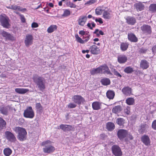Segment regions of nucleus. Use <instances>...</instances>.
<instances>
[{"label":"nucleus","mask_w":156,"mask_h":156,"mask_svg":"<svg viewBox=\"0 0 156 156\" xmlns=\"http://www.w3.org/2000/svg\"><path fill=\"white\" fill-rule=\"evenodd\" d=\"M13 130L17 134V137L20 141H24L26 139L27 132L26 129L19 126L15 127L13 129Z\"/></svg>","instance_id":"f257e3e1"},{"label":"nucleus","mask_w":156,"mask_h":156,"mask_svg":"<svg viewBox=\"0 0 156 156\" xmlns=\"http://www.w3.org/2000/svg\"><path fill=\"white\" fill-rule=\"evenodd\" d=\"M33 79L40 90L43 91L45 89V79L44 78L39 76L37 74H35L33 75Z\"/></svg>","instance_id":"f03ea898"},{"label":"nucleus","mask_w":156,"mask_h":156,"mask_svg":"<svg viewBox=\"0 0 156 156\" xmlns=\"http://www.w3.org/2000/svg\"><path fill=\"white\" fill-rule=\"evenodd\" d=\"M10 22V19L5 14L0 15V23L3 27L6 28H9L11 26Z\"/></svg>","instance_id":"7ed1b4c3"},{"label":"nucleus","mask_w":156,"mask_h":156,"mask_svg":"<svg viewBox=\"0 0 156 156\" xmlns=\"http://www.w3.org/2000/svg\"><path fill=\"white\" fill-rule=\"evenodd\" d=\"M51 143V142L49 140L42 142V145L45 146L43 148V151L44 153H50L55 150V148L53 146L48 144Z\"/></svg>","instance_id":"20e7f679"},{"label":"nucleus","mask_w":156,"mask_h":156,"mask_svg":"<svg viewBox=\"0 0 156 156\" xmlns=\"http://www.w3.org/2000/svg\"><path fill=\"white\" fill-rule=\"evenodd\" d=\"M23 115L26 118L30 119L33 118L34 117V112L31 107H29L24 110Z\"/></svg>","instance_id":"39448f33"},{"label":"nucleus","mask_w":156,"mask_h":156,"mask_svg":"<svg viewBox=\"0 0 156 156\" xmlns=\"http://www.w3.org/2000/svg\"><path fill=\"white\" fill-rule=\"evenodd\" d=\"M143 33L146 35L150 34L152 32L151 27L148 25L144 24L140 27Z\"/></svg>","instance_id":"423d86ee"},{"label":"nucleus","mask_w":156,"mask_h":156,"mask_svg":"<svg viewBox=\"0 0 156 156\" xmlns=\"http://www.w3.org/2000/svg\"><path fill=\"white\" fill-rule=\"evenodd\" d=\"M112 152L115 156H121L122 155V152L120 147L117 145H113L112 148Z\"/></svg>","instance_id":"0eeeda50"},{"label":"nucleus","mask_w":156,"mask_h":156,"mask_svg":"<svg viewBox=\"0 0 156 156\" xmlns=\"http://www.w3.org/2000/svg\"><path fill=\"white\" fill-rule=\"evenodd\" d=\"M128 135V131L125 129H120L117 132V135L119 138L120 140H122L125 137H126Z\"/></svg>","instance_id":"6e6552de"},{"label":"nucleus","mask_w":156,"mask_h":156,"mask_svg":"<svg viewBox=\"0 0 156 156\" xmlns=\"http://www.w3.org/2000/svg\"><path fill=\"white\" fill-rule=\"evenodd\" d=\"M0 34L6 40L13 41L15 39V37L12 34L4 30L1 31Z\"/></svg>","instance_id":"1a4fd4ad"},{"label":"nucleus","mask_w":156,"mask_h":156,"mask_svg":"<svg viewBox=\"0 0 156 156\" xmlns=\"http://www.w3.org/2000/svg\"><path fill=\"white\" fill-rule=\"evenodd\" d=\"M6 138L9 141L11 142H15L16 138L14 135L10 132L6 131L5 133Z\"/></svg>","instance_id":"9d476101"},{"label":"nucleus","mask_w":156,"mask_h":156,"mask_svg":"<svg viewBox=\"0 0 156 156\" xmlns=\"http://www.w3.org/2000/svg\"><path fill=\"white\" fill-rule=\"evenodd\" d=\"M33 37L31 34H27L26 36L24 43L27 47L31 45L33 43Z\"/></svg>","instance_id":"9b49d317"},{"label":"nucleus","mask_w":156,"mask_h":156,"mask_svg":"<svg viewBox=\"0 0 156 156\" xmlns=\"http://www.w3.org/2000/svg\"><path fill=\"white\" fill-rule=\"evenodd\" d=\"M73 101L76 103L80 105L84 101V98L80 95H75L72 98Z\"/></svg>","instance_id":"f8f14e48"},{"label":"nucleus","mask_w":156,"mask_h":156,"mask_svg":"<svg viewBox=\"0 0 156 156\" xmlns=\"http://www.w3.org/2000/svg\"><path fill=\"white\" fill-rule=\"evenodd\" d=\"M59 129H62L64 131H69L74 130V128L72 126L69 125L62 124L59 126Z\"/></svg>","instance_id":"ddd939ff"},{"label":"nucleus","mask_w":156,"mask_h":156,"mask_svg":"<svg viewBox=\"0 0 156 156\" xmlns=\"http://www.w3.org/2000/svg\"><path fill=\"white\" fill-rule=\"evenodd\" d=\"M132 89L129 87H123L122 89V92L125 95L130 96L132 94Z\"/></svg>","instance_id":"4468645a"},{"label":"nucleus","mask_w":156,"mask_h":156,"mask_svg":"<svg viewBox=\"0 0 156 156\" xmlns=\"http://www.w3.org/2000/svg\"><path fill=\"white\" fill-rule=\"evenodd\" d=\"M141 140L145 145L148 146L150 145V139L148 136H143L141 138Z\"/></svg>","instance_id":"2eb2a0df"},{"label":"nucleus","mask_w":156,"mask_h":156,"mask_svg":"<svg viewBox=\"0 0 156 156\" xmlns=\"http://www.w3.org/2000/svg\"><path fill=\"white\" fill-rule=\"evenodd\" d=\"M128 39L131 42H136L138 41V38L135 35L132 33H128Z\"/></svg>","instance_id":"dca6fc26"},{"label":"nucleus","mask_w":156,"mask_h":156,"mask_svg":"<svg viewBox=\"0 0 156 156\" xmlns=\"http://www.w3.org/2000/svg\"><path fill=\"white\" fill-rule=\"evenodd\" d=\"M90 52L93 54L97 55L99 53L100 51L98 48L95 45H93L90 48Z\"/></svg>","instance_id":"f3484780"},{"label":"nucleus","mask_w":156,"mask_h":156,"mask_svg":"<svg viewBox=\"0 0 156 156\" xmlns=\"http://www.w3.org/2000/svg\"><path fill=\"white\" fill-rule=\"evenodd\" d=\"M99 68L100 69V73H106L108 74H112V73L110 72L108 67L106 65L101 66Z\"/></svg>","instance_id":"a211bd4d"},{"label":"nucleus","mask_w":156,"mask_h":156,"mask_svg":"<svg viewBox=\"0 0 156 156\" xmlns=\"http://www.w3.org/2000/svg\"><path fill=\"white\" fill-rule=\"evenodd\" d=\"M127 59V57L124 55H119L117 57L118 61L120 64L125 63Z\"/></svg>","instance_id":"6ab92c4d"},{"label":"nucleus","mask_w":156,"mask_h":156,"mask_svg":"<svg viewBox=\"0 0 156 156\" xmlns=\"http://www.w3.org/2000/svg\"><path fill=\"white\" fill-rule=\"evenodd\" d=\"M140 66L143 69H146L149 66V63L145 60H142L140 61Z\"/></svg>","instance_id":"aec40b11"},{"label":"nucleus","mask_w":156,"mask_h":156,"mask_svg":"<svg viewBox=\"0 0 156 156\" xmlns=\"http://www.w3.org/2000/svg\"><path fill=\"white\" fill-rule=\"evenodd\" d=\"M87 19V17L86 16H80L78 21L79 24L81 26H83L85 24Z\"/></svg>","instance_id":"412c9836"},{"label":"nucleus","mask_w":156,"mask_h":156,"mask_svg":"<svg viewBox=\"0 0 156 156\" xmlns=\"http://www.w3.org/2000/svg\"><path fill=\"white\" fill-rule=\"evenodd\" d=\"M112 12L109 10H104L103 16L105 19H110L112 16Z\"/></svg>","instance_id":"4be33fe9"},{"label":"nucleus","mask_w":156,"mask_h":156,"mask_svg":"<svg viewBox=\"0 0 156 156\" xmlns=\"http://www.w3.org/2000/svg\"><path fill=\"white\" fill-rule=\"evenodd\" d=\"M126 20L127 23L131 25H133L136 22L135 18L131 16L127 17Z\"/></svg>","instance_id":"5701e85b"},{"label":"nucleus","mask_w":156,"mask_h":156,"mask_svg":"<svg viewBox=\"0 0 156 156\" xmlns=\"http://www.w3.org/2000/svg\"><path fill=\"white\" fill-rule=\"evenodd\" d=\"M134 6L137 10L140 11L143 10L144 8V5L140 2L135 3L134 5Z\"/></svg>","instance_id":"b1692460"},{"label":"nucleus","mask_w":156,"mask_h":156,"mask_svg":"<svg viewBox=\"0 0 156 156\" xmlns=\"http://www.w3.org/2000/svg\"><path fill=\"white\" fill-rule=\"evenodd\" d=\"M122 110L121 106L120 105L114 107L112 109L113 113L117 114L119 113Z\"/></svg>","instance_id":"393cba45"},{"label":"nucleus","mask_w":156,"mask_h":156,"mask_svg":"<svg viewBox=\"0 0 156 156\" xmlns=\"http://www.w3.org/2000/svg\"><path fill=\"white\" fill-rule=\"evenodd\" d=\"M92 107L94 110H98L101 108V104L99 102L95 101L92 104Z\"/></svg>","instance_id":"a878e982"},{"label":"nucleus","mask_w":156,"mask_h":156,"mask_svg":"<svg viewBox=\"0 0 156 156\" xmlns=\"http://www.w3.org/2000/svg\"><path fill=\"white\" fill-rule=\"evenodd\" d=\"M15 91L16 92L19 94H23L28 91L29 90L22 88H17L15 89Z\"/></svg>","instance_id":"bb28decb"},{"label":"nucleus","mask_w":156,"mask_h":156,"mask_svg":"<svg viewBox=\"0 0 156 156\" xmlns=\"http://www.w3.org/2000/svg\"><path fill=\"white\" fill-rule=\"evenodd\" d=\"M114 92L111 90H108L106 93V96L107 97L110 99H113L115 96Z\"/></svg>","instance_id":"cd10ccee"},{"label":"nucleus","mask_w":156,"mask_h":156,"mask_svg":"<svg viewBox=\"0 0 156 156\" xmlns=\"http://www.w3.org/2000/svg\"><path fill=\"white\" fill-rule=\"evenodd\" d=\"M57 27L56 25H51L47 29V32L49 33H51L56 30Z\"/></svg>","instance_id":"c85d7f7f"},{"label":"nucleus","mask_w":156,"mask_h":156,"mask_svg":"<svg viewBox=\"0 0 156 156\" xmlns=\"http://www.w3.org/2000/svg\"><path fill=\"white\" fill-rule=\"evenodd\" d=\"M114 124L112 122H109L107 123L106 128L109 131H111L115 128Z\"/></svg>","instance_id":"c756f323"},{"label":"nucleus","mask_w":156,"mask_h":156,"mask_svg":"<svg viewBox=\"0 0 156 156\" xmlns=\"http://www.w3.org/2000/svg\"><path fill=\"white\" fill-rule=\"evenodd\" d=\"M126 103L129 105H133L135 104V100L132 98H129L126 100Z\"/></svg>","instance_id":"7c9ffc66"},{"label":"nucleus","mask_w":156,"mask_h":156,"mask_svg":"<svg viewBox=\"0 0 156 156\" xmlns=\"http://www.w3.org/2000/svg\"><path fill=\"white\" fill-rule=\"evenodd\" d=\"M6 122L1 118H0V130L6 128Z\"/></svg>","instance_id":"2f4dec72"},{"label":"nucleus","mask_w":156,"mask_h":156,"mask_svg":"<svg viewBox=\"0 0 156 156\" xmlns=\"http://www.w3.org/2000/svg\"><path fill=\"white\" fill-rule=\"evenodd\" d=\"M8 111V108L6 107H2L0 108V111L1 112L6 115H7Z\"/></svg>","instance_id":"473e14b6"},{"label":"nucleus","mask_w":156,"mask_h":156,"mask_svg":"<svg viewBox=\"0 0 156 156\" xmlns=\"http://www.w3.org/2000/svg\"><path fill=\"white\" fill-rule=\"evenodd\" d=\"M149 10L152 12H156V4H152L149 7Z\"/></svg>","instance_id":"72a5a7b5"},{"label":"nucleus","mask_w":156,"mask_h":156,"mask_svg":"<svg viewBox=\"0 0 156 156\" xmlns=\"http://www.w3.org/2000/svg\"><path fill=\"white\" fill-rule=\"evenodd\" d=\"M129 44L126 43H122L120 45V48L122 51H126L128 47Z\"/></svg>","instance_id":"f704fd0d"},{"label":"nucleus","mask_w":156,"mask_h":156,"mask_svg":"<svg viewBox=\"0 0 156 156\" xmlns=\"http://www.w3.org/2000/svg\"><path fill=\"white\" fill-rule=\"evenodd\" d=\"M101 82L102 84L106 86L110 84V81L109 79L108 78H104L101 80Z\"/></svg>","instance_id":"c9c22d12"},{"label":"nucleus","mask_w":156,"mask_h":156,"mask_svg":"<svg viewBox=\"0 0 156 156\" xmlns=\"http://www.w3.org/2000/svg\"><path fill=\"white\" fill-rule=\"evenodd\" d=\"M124 119L122 118H118L116 120V123L119 126H122L124 124Z\"/></svg>","instance_id":"e433bc0d"},{"label":"nucleus","mask_w":156,"mask_h":156,"mask_svg":"<svg viewBox=\"0 0 156 156\" xmlns=\"http://www.w3.org/2000/svg\"><path fill=\"white\" fill-rule=\"evenodd\" d=\"M100 73V69L99 67L96 69H94L90 71V73L92 75H94Z\"/></svg>","instance_id":"4c0bfd02"},{"label":"nucleus","mask_w":156,"mask_h":156,"mask_svg":"<svg viewBox=\"0 0 156 156\" xmlns=\"http://www.w3.org/2000/svg\"><path fill=\"white\" fill-rule=\"evenodd\" d=\"M12 152V150L9 148H6L4 150V154L6 156H9Z\"/></svg>","instance_id":"58836bf2"},{"label":"nucleus","mask_w":156,"mask_h":156,"mask_svg":"<svg viewBox=\"0 0 156 156\" xmlns=\"http://www.w3.org/2000/svg\"><path fill=\"white\" fill-rule=\"evenodd\" d=\"M133 69L130 66L126 67L124 70V71L127 73H131L133 72Z\"/></svg>","instance_id":"ea45409f"},{"label":"nucleus","mask_w":156,"mask_h":156,"mask_svg":"<svg viewBox=\"0 0 156 156\" xmlns=\"http://www.w3.org/2000/svg\"><path fill=\"white\" fill-rule=\"evenodd\" d=\"M12 9L15 10H18L20 11L26 10V9H22L20 6H17L16 5H12Z\"/></svg>","instance_id":"a19ab883"},{"label":"nucleus","mask_w":156,"mask_h":156,"mask_svg":"<svg viewBox=\"0 0 156 156\" xmlns=\"http://www.w3.org/2000/svg\"><path fill=\"white\" fill-rule=\"evenodd\" d=\"M75 37L76 38L77 41L81 44L84 43V41L77 34L75 35Z\"/></svg>","instance_id":"79ce46f5"},{"label":"nucleus","mask_w":156,"mask_h":156,"mask_svg":"<svg viewBox=\"0 0 156 156\" xmlns=\"http://www.w3.org/2000/svg\"><path fill=\"white\" fill-rule=\"evenodd\" d=\"M36 108L39 111H41L43 109L42 106L40 103H37L36 104Z\"/></svg>","instance_id":"37998d69"},{"label":"nucleus","mask_w":156,"mask_h":156,"mask_svg":"<svg viewBox=\"0 0 156 156\" xmlns=\"http://www.w3.org/2000/svg\"><path fill=\"white\" fill-rule=\"evenodd\" d=\"M112 72L114 74L118 77L121 78L122 77V75L115 69H114L112 70Z\"/></svg>","instance_id":"c03bdc74"},{"label":"nucleus","mask_w":156,"mask_h":156,"mask_svg":"<svg viewBox=\"0 0 156 156\" xmlns=\"http://www.w3.org/2000/svg\"><path fill=\"white\" fill-rule=\"evenodd\" d=\"M124 113L127 115H129L130 114V108L129 106H127V107L124 109Z\"/></svg>","instance_id":"a18cd8bd"},{"label":"nucleus","mask_w":156,"mask_h":156,"mask_svg":"<svg viewBox=\"0 0 156 156\" xmlns=\"http://www.w3.org/2000/svg\"><path fill=\"white\" fill-rule=\"evenodd\" d=\"M70 11L67 9H66L64 11V13L62 16H67L70 15Z\"/></svg>","instance_id":"49530a36"},{"label":"nucleus","mask_w":156,"mask_h":156,"mask_svg":"<svg viewBox=\"0 0 156 156\" xmlns=\"http://www.w3.org/2000/svg\"><path fill=\"white\" fill-rule=\"evenodd\" d=\"M102 10L100 8H97L95 10L96 13L98 15H101L102 13Z\"/></svg>","instance_id":"de8ad7c7"},{"label":"nucleus","mask_w":156,"mask_h":156,"mask_svg":"<svg viewBox=\"0 0 156 156\" xmlns=\"http://www.w3.org/2000/svg\"><path fill=\"white\" fill-rule=\"evenodd\" d=\"M76 106V105L73 103H70L68 105V107L71 108H75Z\"/></svg>","instance_id":"09e8293b"},{"label":"nucleus","mask_w":156,"mask_h":156,"mask_svg":"<svg viewBox=\"0 0 156 156\" xmlns=\"http://www.w3.org/2000/svg\"><path fill=\"white\" fill-rule=\"evenodd\" d=\"M96 0H90L87 1L86 3H85V4H88L89 5H91L92 4L94 3L95 2Z\"/></svg>","instance_id":"8fccbe9b"},{"label":"nucleus","mask_w":156,"mask_h":156,"mask_svg":"<svg viewBox=\"0 0 156 156\" xmlns=\"http://www.w3.org/2000/svg\"><path fill=\"white\" fill-rule=\"evenodd\" d=\"M68 6L71 8H75L76 7V5L70 2H69Z\"/></svg>","instance_id":"3c124183"},{"label":"nucleus","mask_w":156,"mask_h":156,"mask_svg":"<svg viewBox=\"0 0 156 156\" xmlns=\"http://www.w3.org/2000/svg\"><path fill=\"white\" fill-rule=\"evenodd\" d=\"M152 127L154 129L156 130V120H154L153 122Z\"/></svg>","instance_id":"603ef678"},{"label":"nucleus","mask_w":156,"mask_h":156,"mask_svg":"<svg viewBox=\"0 0 156 156\" xmlns=\"http://www.w3.org/2000/svg\"><path fill=\"white\" fill-rule=\"evenodd\" d=\"M79 34L81 35V36H83V38L84 37L85 35H86L85 34V32L83 30H81L79 32Z\"/></svg>","instance_id":"864d4df0"},{"label":"nucleus","mask_w":156,"mask_h":156,"mask_svg":"<svg viewBox=\"0 0 156 156\" xmlns=\"http://www.w3.org/2000/svg\"><path fill=\"white\" fill-rule=\"evenodd\" d=\"M20 19L22 22L24 23L25 22V20L24 16L21 14H20Z\"/></svg>","instance_id":"5fc2aeb1"},{"label":"nucleus","mask_w":156,"mask_h":156,"mask_svg":"<svg viewBox=\"0 0 156 156\" xmlns=\"http://www.w3.org/2000/svg\"><path fill=\"white\" fill-rule=\"evenodd\" d=\"M38 26L37 24L35 22L33 23L31 25V27L32 28H36Z\"/></svg>","instance_id":"6e6d98bb"},{"label":"nucleus","mask_w":156,"mask_h":156,"mask_svg":"<svg viewBox=\"0 0 156 156\" xmlns=\"http://www.w3.org/2000/svg\"><path fill=\"white\" fill-rule=\"evenodd\" d=\"M126 137L127 138L129 139L130 140H132L133 138V137L130 133H129L128 132V135Z\"/></svg>","instance_id":"4d7b16f0"},{"label":"nucleus","mask_w":156,"mask_h":156,"mask_svg":"<svg viewBox=\"0 0 156 156\" xmlns=\"http://www.w3.org/2000/svg\"><path fill=\"white\" fill-rule=\"evenodd\" d=\"M95 21L96 22H98L100 23H101V24H102L103 23V22L102 20V19L101 18H99V19H95Z\"/></svg>","instance_id":"13d9d810"},{"label":"nucleus","mask_w":156,"mask_h":156,"mask_svg":"<svg viewBox=\"0 0 156 156\" xmlns=\"http://www.w3.org/2000/svg\"><path fill=\"white\" fill-rule=\"evenodd\" d=\"M84 37H86V38L85 40H84V41L85 43V42H87L89 40V35H85Z\"/></svg>","instance_id":"bf43d9fd"},{"label":"nucleus","mask_w":156,"mask_h":156,"mask_svg":"<svg viewBox=\"0 0 156 156\" xmlns=\"http://www.w3.org/2000/svg\"><path fill=\"white\" fill-rule=\"evenodd\" d=\"M152 51L154 53H156V45L154 46L152 48Z\"/></svg>","instance_id":"052dcab7"},{"label":"nucleus","mask_w":156,"mask_h":156,"mask_svg":"<svg viewBox=\"0 0 156 156\" xmlns=\"http://www.w3.org/2000/svg\"><path fill=\"white\" fill-rule=\"evenodd\" d=\"M147 50L145 49L144 48H141L140 50V51L141 53H145Z\"/></svg>","instance_id":"680f3d73"},{"label":"nucleus","mask_w":156,"mask_h":156,"mask_svg":"<svg viewBox=\"0 0 156 156\" xmlns=\"http://www.w3.org/2000/svg\"><path fill=\"white\" fill-rule=\"evenodd\" d=\"M99 31V30L98 29H96L95 30V31L94 32V34H96L98 37H99V34L97 33V32Z\"/></svg>","instance_id":"e2e57ef3"},{"label":"nucleus","mask_w":156,"mask_h":156,"mask_svg":"<svg viewBox=\"0 0 156 156\" xmlns=\"http://www.w3.org/2000/svg\"><path fill=\"white\" fill-rule=\"evenodd\" d=\"M87 26L88 27H89L90 29H92V27L91 26V24L90 23H88L87 24Z\"/></svg>","instance_id":"0e129e2a"},{"label":"nucleus","mask_w":156,"mask_h":156,"mask_svg":"<svg viewBox=\"0 0 156 156\" xmlns=\"http://www.w3.org/2000/svg\"><path fill=\"white\" fill-rule=\"evenodd\" d=\"M99 35L101 34V35H103L104 34V33L101 30L99 31Z\"/></svg>","instance_id":"69168bd1"},{"label":"nucleus","mask_w":156,"mask_h":156,"mask_svg":"<svg viewBox=\"0 0 156 156\" xmlns=\"http://www.w3.org/2000/svg\"><path fill=\"white\" fill-rule=\"evenodd\" d=\"M48 5L49 6L51 7H53L54 6L53 4L51 3H49L48 4Z\"/></svg>","instance_id":"338daca9"},{"label":"nucleus","mask_w":156,"mask_h":156,"mask_svg":"<svg viewBox=\"0 0 156 156\" xmlns=\"http://www.w3.org/2000/svg\"><path fill=\"white\" fill-rule=\"evenodd\" d=\"M6 7H7V8L8 9H12V5L9 6H7Z\"/></svg>","instance_id":"774afa93"}]
</instances>
